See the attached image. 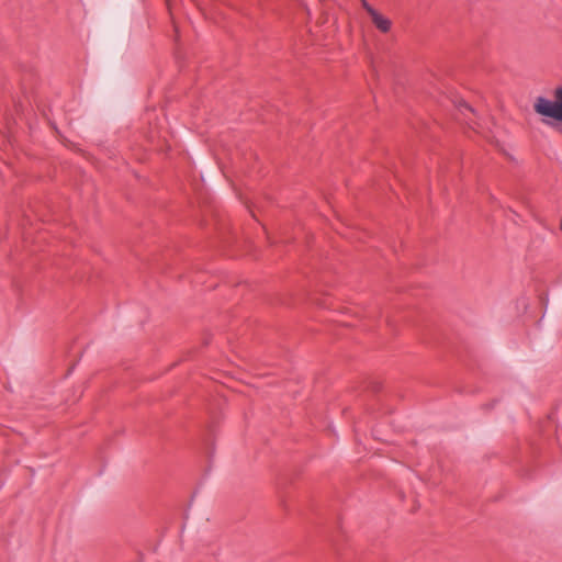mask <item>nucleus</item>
<instances>
[{
  "label": "nucleus",
  "instance_id": "obj_1",
  "mask_svg": "<svg viewBox=\"0 0 562 562\" xmlns=\"http://www.w3.org/2000/svg\"><path fill=\"white\" fill-rule=\"evenodd\" d=\"M554 100L544 97H537L533 102L535 112L543 117L562 123V87L553 91Z\"/></svg>",
  "mask_w": 562,
  "mask_h": 562
},
{
  "label": "nucleus",
  "instance_id": "obj_2",
  "mask_svg": "<svg viewBox=\"0 0 562 562\" xmlns=\"http://www.w3.org/2000/svg\"><path fill=\"white\" fill-rule=\"evenodd\" d=\"M372 20V23L375 25V27L383 32L387 33L391 30L392 22L386 16L382 15L380 12H372V15L370 16Z\"/></svg>",
  "mask_w": 562,
  "mask_h": 562
},
{
  "label": "nucleus",
  "instance_id": "obj_3",
  "mask_svg": "<svg viewBox=\"0 0 562 562\" xmlns=\"http://www.w3.org/2000/svg\"><path fill=\"white\" fill-rule=\"evenodd\" d=\"M362 8L368 12V14L371 16L372 12H376L375 9H373L366 0L361 1Z\"/></svg>",
  "mask_w": 562,
  "mask_h": 562
},
{
  "label": "nucleus",
  "instance_id": "obj_4",
  "mask_svg": "<svg viewBox=\"0 0 562 562\" xmlns=\"http://www.w3.org/2000/svg\"><path fill=\"white\" fill-rule=\"evenodd\" d=\"M462 106H464V109H467V110H469V111H471V112L473 111V110L471 109V106H470L469 104H467V103H462Z\"/></svg>",
  "mask_w": 562,
  "mask_h": 562
},
{
  "label": "nucleus",
  "instance_id": "obj_5",
  "mask_svg": "<svg viewBox=\"0 0 562 562\" xmlns=\"http://www.w3.org/2000/svg\"><path fill=\"white\" fill-rule=\"evenodd\" d=\"M548 125H553V123L549 122V121H544Z\"/></svg>",
  "mask_w": 562,
  "mask_h": 562
}]
</instances>
